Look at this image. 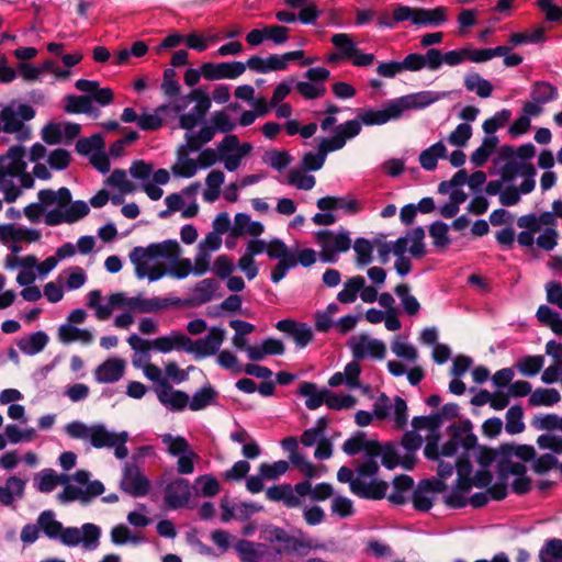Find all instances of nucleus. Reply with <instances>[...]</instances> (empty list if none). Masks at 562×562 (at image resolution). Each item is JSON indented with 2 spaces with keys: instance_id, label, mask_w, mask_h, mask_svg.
I'll use <instances>...</instances> for the list:
<instances>
[{
  "instance_id": "1",
  "label": "nucleus",
  "mask_w": 562,
  "mask_h": 562,
  "mask_svg": "<svg viewBox=\"0 0 562 562\" xmlns=\"http://www.w3.org/2000/svg\"><path fill=\"white\" fill-rule=\"evenodd\" d=\"M446 92L419 91L393 99L379 110H366L359 113L358 119L350 120L336 127L330 138H323L318 145V151H308L303 156L302 166L305 170L317 171L326 160L329 151L341 149L347 139L353 138L361 132V124L382 125L400 119L405 111L424 109L443 97Z\"/></svg>"
},
{
  "instance_id": "2",
  "label": "nucleus",
  "mask_w": 562,
  "mask_h": 562,
  "mask_svg": "<svg viewBox=\"0 0 562 562\" xmlns=\"http://www.w3.org/2000/svg\"><path fill=\"white\" fill-rule=\"evenodd\" d=\"M87 306L94 311L99 321L110 318L115 310L123 313L114 318V326L120 329H127L134 323L133 313H155L167 306V301L160 297H145L142 294L130 296L126 292L120 291L111 293L106 297V303L102 304V293L100 290H92L87 294Z\"/></svg>"
},
{
  "instance_id": "3",
  "label": "nucleus",
  "mask_w": 562,
  "mask_h": 562,
  "mask_svg": "<svg viewBox=\"0 0 562 562\" xmlns=\"http://www.w3.org/2000/svg\"><path fill=\"white\" fill-rule=\"evenodd\" d=\"M475 437L473 435H467L463 445L475 458L476 462L483 468L473 477H471L472 467L469 459V452L467 456H462L456 463L458 480L457 488L451 495L448 496V503L453 507H461L464 505L462 495L468 493L474 485L476 487H484L492 481V474L486 470L493 461H497L498 470L501 471V462L503 461L502 447L498 450H492L485 447L474 448Z\"/></svg>"
},
{
  "instance_id": "4",
  "label": "nucleus",
  "mask_w": 562,
  "mask_h": 562,
  "mask_svg": "<svg viewBox=\"0 0 562 562\" xmlns=\"http://www.w3.org/2000/svg\"><path fill=\"white\" fill-rule=\"evenodd\" d=\"M180 255L179 243L175 239H167L146 247H135L130 251L128 258L134 266L137 279H147L154 282L167 274L166 265L161 259H177Z\"/></svg>"
},
{
  "instance_id": "5",
  "label": "nucleus",
  "mask_w": 562,
  "mask_h": 562,
  "mask_svg": "<svg viewBox=\"0 0 562 562\" xmlns=\"http://www.w3.org/2000/svg\"><path fill=\"white\" fill-rule=\"evenodd\" d=\"M38 201L45 210V223L49 226L61 223H75L88 215L89 205L81 200L71 202V193L67 188L41 190Z\"/></svg>"
},
{
  "instance_id": "6",
  "label": "nucleus",
  "mask_w": 562,
  "mask_h": 562,
  "mask_svg": "<svg viewBox=\"0 0 562 562\" xmlns=\"http://www.w3.org/2000/svg\"><path fill=\"white\" fill-rule=\"evenodd\" d=\"M64 430L70 438L88 441L97 449L114 448L117 459H124L128 454L125 446L128 440L127 431L114 432L103 424L88 425L79 420L66 424Z\"/></svg>"
},
{
  "instance_id": "7",
  "label": "nucleus",
  "mask_w": 562,
  "mask_h": 562,
  "mask_svg": "<svg viewBox=\"0 0 562 562\" xmlns=\"http://www.w3.org/2000/svg\"><path fill=\"white\" fill-rule=\"evenodd\" d=\"M503 461L501 462V476L507 479L509 475L515 476L512 482L514 491L518 494H524L530 488V481L525 475L526 467L524 461L533 457L532 447L520 445H503L502 452Z\"/></svg>"
},
{
  "instance_id": "8",
  "label": "nucleus",
  "mask_w": 562,
  "mask_h": 562,
  "mask_svg": "<svg viewBox=\"0 0 562 562\" xmlns=\"http://www.w3.org/2000/svg\"><path fill=\"white\" fill-rule=\"evenodd\" d=\"M34 109L25 103L11 102L0 111V133L13 135L19 142L31 137V128L25 124L34 117Z\"/></svg>"
},
{
  "instance_id": "9",
  "label": "nucleus",
  "mask_w": 562,
  "mask_h": 562,
  "mask_svg": "<svg viewBox=\"0 0 562 562\" xmlns=\"http://www.w3.org/2000/svg\"><path fill=\"white\" fill-rule=\"evenodd\" d=\"M104 486L100 481L90 482V474L80 470L64 484V490L57 497L61 503L81 502L88 503L91 498L101 495Z\"/></svg>"
},
{
  "instance_id": "10",
  "label": "nucleus",
  "mask_w": 562,
  "mask_h": 562,
  "mask_svg": "<svg viewBox=\"0 0 562 562\" xmlns=\"http://www.w3.org/2000/svg\"><path fill=\"white\" fill-rule=\"evenodd\" d=\"M517 225L520 228L532 229L540 233L536 243L538 247L544 250H552L559 239V232L557 229V221L554 215L549 212H543L539 215L528 214L520 216L517 220Z\"/></svg>"
},
{
  "instance_id": "11",
  "label": "nucleus",
  "mask_w": 562,
  "mask_h": 562,
  "mask_svg": "<svg viewBox=\"0 0 562 562\" xmlns=\"http://www.w3.org/2000/svg\"><path fill=\"white\" fill-rule=\"evenodd\" d=\"M161 442L166 446L167 452L177 457V471L180 474H191L194 472V463L200 460V456L190 447L188 440L182 436L171 434L160 435Z\"/></svg>"
},
{
  "instance_id": "12",
  "label": "nucleus",
  "mask_w": 562,
  "mask_h": 562,
  "mask_svg": "<svg viewBox=\"0 0 562 562\" xmlns=\"http://www.w3.org/2000/svg\"><path fill=\"white\" fill-rule=\"evenodd\" d=\"M315 240L321 248L319 256L324 262H336L338 255L348 251L351 246L349 233L345 229L318 231L315 234Z\"/></svg>"
},
{
  "instance_id": "13",
  "label": "nucleus",
  "mask_w": 562,
  "mask_h": 562,
  "mask_svg": "<svg viewBox=\"0 0 562 562\" xmlns=\"http://www.w3.org/2000/svg\"><path fill=\"white\" fill-rule=\"evenodd\" d=\"M373 414L379 420L392 422L397 429L404 428L408 418L406 402L402 397H390L385 394L374 401Z\"/></svg>"
},
{
  "instance_id": "14",
  "label": "nucleus",
  "mask_w": 562,
  "mask_h": 562,
  "mask_svg": "<svg viewBox=\"0 0 562 562\" xmlns=\"http://www.w3.org/2000/svg\"><path fill=\"white\" fill-rule=\"evenodd\" d=\"M221 161L227 171H236L254 147L250 143L240 142L236 135L229 134L217 144Z\"/></svg>"
},
{
  "instance_id": "15",
  "label": "nucleus",
  "mask_w": 562,
  "mask_h": 562,
  "mask_svg": "<svg viewBox=\"0 0 562 562\" xmlns=\"http://www.w3.org/2000/svg\"><path fill=\"white\" fill-rule=\"evenodd\" d=\"M337 479L339 482L349 483L353 494L366 498H382L386 495L389 488L387 483L384 481L367 482L363 477H359L358 475L353 477L352 471L346 467H341L338 470Z\"/></svg>"
},
{
  "instance_id": "16",
  "label": "nucleus",
  "mask_w": 562,
  "mask_h": 562,
  "mask_svg": "<svg viewBox=\"0 0 562 562\" xmlns=\"http://www.w3.org/2000/svg\"><path fill=\"white\" fill-rule=\"evenodd\" d=\"M101 533V528L91 522L81 527H67L63 544L70 548L80 546L86 551H93L100 544Z\"/></svg>"
},
{
  "instance_id": "17",
  "label": "nucleus",
  "mask_w": 562,
  "mask_h": 562,
  "mask_svg": "<svg viewBox=\"0 0 562 562\" xmlns=\"http://www.w3.org/2000/svg\"><path fill=\"white\" fill-rule=\"evenodd\" d=\"M335 48L339 52V56L345 60H350L357 67H367L373 64L374 55L362 53L353 37L348 33H337L330 38Z\"/></svg>"
},
{
  "instance_id": "18",
  "label": "nucleus",
  "mask_w": 562,
  "mask_h": 562,
  "mask_svg": "<svg viewBox=\"0 0 562 562\" xmlns=\"http://www.w3.org/2000/svg\"><path fill=\"white\" fill-rule=\"evenodd\" d=\"M502 178L509 183L513 182L517 177H522L524 180L521 182V191L522 193H530L533 191L536 187L535 176L536 169L535 167L528 162L518 159L510 155L508 160L501 169Z\"/></svg>"
},
{
  "instance_id": "19",
  "label": "nucleus",
  "mask_w": 562,
  "mask_h": 562,
  "mask_svg": "<svg viewBox=\"0 0 562 562\" xmlns=\"http://www.w3.org/2000/svg\"><path fill=\"white\" fill-rule=\"evenodd\" d=\"M348 346L356 359H383L386 352V346L382 340L370 337L367 334L352 336L348 341Z\"/></svg>"
},
{
  "instance_id": "20",
  "label": "nucleus",
  "mask_w": 562,
  "mask_h": 562,
  "mask_svg": "<svg viewBox=\"0 0 562 562\" xmlns=\"http://www.w3.org/2000/svg\"><path fill=\"white\" fill-rule=\"evenodd\" d=\"M225 329L212 327L207 335L196 340L189 338L188 352L194 353L196 358H207L218 352L225 340Z\"/></svg>"
},
{
  "instance_id": "21",
  "label": "nucleus",
  "mask_w": 562,
  "mask_h": 562,
  "mask_svg": "<svg viewBox=\"0 0 562 562\" xmlns=\"http://www.w3.org/2000/svg\"><path fill=\"white\" fill-rule=\"evenodd\" d=\"M245 70L246 65L241 61L204 63L202 65V75L206 80L236 79Z\"/></svg>"
},
{
  "instance_id": "22",
  "label": "nucleus",
  "mask_w": 562,
  "mask_h": 562,
  "mask_svg": "<svg viewBox=\"0 0 562 562\" xmlns=\"http://www.w3.org/2000/svg\"><path fill=\"white\" fill-rule=\"evenodd\" d=\"M221 245L222 236L213 232L207 233L199 243L195 256V276H202L210 269L211 252L218 250Z\"/></svg>"
},
{
  "instance_id": "23",
  "label": "nucleus",
  "mask_w": 562,
  "mask_h": 562,
  "mask_svg": "<svg viewBox=\"0 0 562 562\" xmlns=\"http://www.w3.org/2000/svg\"><path fill=\"white\" fill-rule=\"evenodd\" d=\"M154 392L159 403L172 412H181L189 404V395L183 391L173 389L169 382L156 385Z\"/></svg>"
},
{
  "instance_id": "24",
  "label": "nucleus",
  "mask_w": 562,
  "mask_h": 562,
  "mask_svg": "<svg viewBox=\"0 0 562 562\" xmlns=\"http://www.w3.org/2000/svg\"><path fill=\"white\" fill-rule=\"evenodd\" d=\"M120 485L124 492L135 497L146 495L149 490L148 480L137 467L131 464H125Z\"/></svg>"
},
{
  "instance_id": "25",
  "label": "nucleus",
  "mask_w": 562,
  "mask_h": 562,
  "mask_svg": "<svg viewBox=\"0 0 562 562\" xmlns=\"http://www.w3.org/2000/svg\"><path fill=\"white\" fill-rule=\"evenodd\" d=\"M366 453L368 454V457H376V458H380L382 463L387 468V469H393L395 468L397 464L401 463L400 461V456L397 453V451L395 450L394 447L390 446V445H386V446H381L380 443L378 442H371L367 448H366ZM402 465L405 468V469H412L413 467V458L412 457H406L403 461H402Z\"/></svg>"
},
{
  "instance_id": "26",
  "label": "nucleus",
  "mask_w": 562,
  "mask_h": 562,
  "mask_svg": "<svg viewBox=\"0 0 562 562\" xmlns=\"http://www.w3.org/2000/svg\"><path fill=\"white\" fill-rule=\"evenodd\" d=\"M125 369V360L112 357L104 360L95 368L94 379L98 383H114L123 378Z\"/></svg>"
},
{
  "instance_id": "27",
  "label": "nucleus",
  "mask_w": 562,
  "mask_h": 562,
  "mask_svg": "<svg viewBox=\"0 0 562 562\" xmlns=\"http://www.w3.org/2000/svg\"><path fill=\"white\" fill-rule=\"evenodd\" d=\"M265 232V225L261 222L252 221L246 213H237L231 228V236L234 238L241 236L259 237Z\"/></svg>"
},
{
  "instance_id": "28",
  "label": "nucleus",
  "mask_w": 562,
  "mask_h": 562,
  "mask_svg": "<svg viewBox=\"0 0 562 562\" xmlns=\"http://www.w3.org/2000/svg\"><path fill=\"white\" fill-rule=\"evenodd\" d=\"M191 148L186 144L180 145L177 149V158L175 164L171 166V171L175 176L181 178H192L199 171L196 159L189 156Z\"/></svg>"
},
{
  "instance_id": "29",
  "label": "nucleus",
  "mask_w": 562,
  "mask_h": 562,
  "mask_svg": "<svg viewBox=\"0 0 562 562\" xmlns=\"http://www.w3.org/2000/svg\"><path fill=\"white\" fill-rule=\"evenodd\" d=\"M24 147L16 145L8 149V151L0 157V171L5 173L22 175L26 170V162L24 160Z\"/></svg>"
},
{
  "instance_id": "30",
  "label": "nucleus",
  "mask_w": 562,
  "mask_h": 562,
  "mask_svg": "<svg viewBox=\"0 0 562 562\" xmlns=\"http://www.w3.org/2000/svg\"><path fill=\"white\" fill-rule=\"evenodd\" d=\"M36 520L41 532L49 540H57L63 544L64 533H66L67 527H64V525L57 520L56 514L53 510L47 509L42 512Z\"/></svg>"
},
{
  "instance_id": "31",
  "label": "nucleus",
  "mask_w": 562,
  "mask_h": 562,
  "mask_svg": "<svg viewBox=\"0 0 562 562\" xmlns=\"http://www.w3.org/2000/svg\"><path fill=\"white\" fill-rule=\"evenodd\" d=\"M190 483L186 479H177L168 484L166 488V502L172 508L186 505L190 499Z\"/></svg>"
},
{
  "instance_id": "32",
  "label": "nucleus",
  "mask_w": 562,
  "mask_h": 562,
  "mask_svg": "<svg viewBox=\"0 0 562 562\" xmlns=\"http://www.w3.org/2000/svg\"><path fill=\"white\" fill-rule=\"evenodd\" d=\"M58 339L64 344L79 341L83 345H90L94 340V335L87 328H79L69 323H65L58 328Z\"/></svg>"
},
{
  "instance_id": "33",
  "label": "nucleus",
  "mask_w": 562,
  "mask_h": 562,
  "mask_svg": "<svg viewBox=\"0 0 562 562\" xmlns=\"http://www.w3.org/2000/svg\"><path fill=\"white\" fill-rule=\"evenodd\" d=\"M26 480H22L15 475L7 479L3 486H0V503L9 506L15 499H21L24 495Z\"/></svg>"
},
{
  "instance_id": "34",
  "label": "nucleus",
  "mask_w": 562,
  "mask_h": 562,
  "mask_svg": "<svg viewBox=\"0 0 562 562\" xmlns=\"http://www.w3.org/2000/svg\"><path fill=\"white\" fill-rule=\"evenodd\" d=\"M69 481V475L58 474L52 469L40 471L34 477L35 487L42 493H49L58 485H64Z\"/></svg>"
},
{
  "instance_id": "35",
  "label": "nucleus",
  "mask_w": 562,
  "mask_h": 562,
  "mask_svg": "<svg viewBox=\"0 0 562 562\" xmlns=\"http://www.w3.org/2000/svg\"><path fill=\"white\" fill-rule=\"evenodd\" d=\"M235 550L240 562H263L266 554V546L255 543L248 540H238L235 543Z\"/></svg>"
},
{
  "instance_id": "36",
  "label": "nucleus",
  "mask_w": 562,
  "mask_h": 562,
  "mask_svg": "<svg viewBox=\"0 0 562 562\" xmlns=\"http://www.w3.org/2000/svg\"><path fill=\"white\" fill-rule=\"evenodd\" d=\"M430 61L432 67H435V71L438 70L442 64L448 66H458L467 60V50L465 47L461 49L449 50L446 53H441L437 48H430Z\"/></svg>"
},
{
  "instance_id": "37",
  "label": "nucleus",
  "mask_w": 562,
  "mask_h": 562,
  "mask_svg": "<svg viewBox=\"0 0 562 562\" xmlns=\"http://www.w3.org/2000/svg\"><path fill=\"white\" fill-rule=\"evenodd\" d=\"M151 345L153 349L162 353H168L172 350L188 351L189 338L182 334L172 333L171 335L153 339Z\"/></svg>"
},
{
  "instance_id": "38",
  "label": "nucleus",
  "mask_w": 562,
  "mask_h": 562,
  "mask_svg": "<svg viewBox=\"0 0 562 562\" xmlns=\"http://www.w3.org/2000/svg\"><path fill=\"white\" fill-rule=\"evenodd\" d=\"M292 537L279 527H269L262 532L263 540L271 544L279 554L289 553Z\"/></svg>"
},
{
  "instance_id": "39",
  "label": "nucleus",
  "mask_w": 562,
  "mask_h": 562,
  "mask_svg": "<svg viewBox=\"0 0 562 562\" xmlns=\"http://www.w3.org/2000/svg\"><path fill=\"white\" fill-rule=\"evenodd\" d=\"M79 91L92 94V99L101 105L110 104L113 100V92L110 88H99V82L93 80L79 79L76 81Z\"/></svg>"
},
{
  "instance_id": "40",
  "label": "nucleus",
  "mask_w": 562,
  "mask_h": 562,
  "mask_svg": "<svg viewBox=\"0 0 562 562\" xmlns=\"http://www.w3.org/2000/svg\"><path fill=\"white\" fill-rule=\"evenodd\" d=\"M41 238V233L37 229L16 227L10 224H3V243L9 241H25L35 243Z\"/></svg>"
},
{
  "instance_id": "41",
  "label": "nucleus",
  "mask_w": 562,
  "mask_h": 562,
  "mask_svg": "<svg viewBox=\"0 0 562 562\" xmlns=\"http://www.w3.org/2000/svg\"><path fill=\"white\" fill-rule=\"evenodd\" d=\"M246 67L249 69L266 74L269 71H278V70H284V64L281 58V55H270L269 57L262 58L259 56H251L247 64H245Z\"/></svg>"
},
{
  "instance_id": "42",
  "label": "nucleus",
  "mask_w": 562,
  "mask_h": 562,
  "mask_svg": "<svg viewBox=\"0 0 562 562\" xmlns=\"http://www.w3.org/2000/svg\"><path fill=\"white\" fill-rule=\"evenodd\" d=\"M448 20L447 9L437 7L434 9L418 8L415 25L417 26H439Z\"/></svg>"
},
{
  "instance_id": "43",
  "label": "nucleus",
  "mask_w": 562,
  "mask_h": 562,
  "mask_svg": "<svg viewBox=\"0 0 562 562\" xmlns=\"http://www.w3.org/2000/svg\"><path fill=\"white\" fill-rule=\"evenodd\" d=\"M299 394L306 398V407L314 411L325 403L327 390H319L317 385L312 382H303L299 387Z\"/></svg>"
},
{
  "instance_id": "44",
  "label": "nucleus",
  "mask_w": 562,
  "mask_h": 562,
  "mask_svg": "<svg viewBox=\"0 0 562 562\" xmlns=\"http://www.w3.org/2000/svg\"><path fill=\"white\" fill-rule=\"evenodd\" d=\"M299 493H305L313 502H324L334 495V488L328 483H318L312 485L308 481L300 482L297 487Z\"/></svg>"
},
{
  "instance_id": "45",
  "label": "nucleus",
  "mask_w": 562,
  "mask_h": 562,
  "mask_svg": "<svg viewBox=\"0 0 562 562\" xmlns=\"http://www.w3.org/2000/svg\"><path fill=\"white\" fill-rule=\"evenodd\" d=\"M225 181L223 171L214 169L210 171L205 178V190L203 192L204 201L209 203L215 202L221 195V188Z\"/></svg>"
},
{
  "instance_id": "46",
  "label": "nucleus",
  "mask_w": 562,
  "mask_h": 562,
  "mask_svg": "<svg viewBox=\"0 0 562 562\" xmlns=\"http://www.w3.org/2000/svg\"><path fill=\"white\" fill-rule=\"evenodd\" d=\"M447 157V147L442 142H437L419 154V164L425 170H434L439 158Z\"/></svg>"
},
{
  "instance_id": "47",
  "label": "nucleus",
  "mask_w": 562,
  "mask_h": 562,
  "mask_svg": "<svg viewBox=\"0 0 562 562\" xmlns=\"http://www.w3.org/2000/svg\"><path fill=\"white\" fill-rule=\"evenodd\" d=\"M558 97L557 87L548 81H536L531 86L530 98L541 105L557 100Z\"/></svg>"
},
{
  "instance_id": "48",
  "label": "nucleus",
  "mask_w": 562,
  "mask_h": 562,
  "mask_svg": "<svg viewBox=\"0 0 562 562\" xmlns=\"http://www.w3.org/2000/svg\"><path fill=\"white\" fill-rule=\"evenodd\" d=\"M436 488L429 481H424L419 484L413 495V503L415 508L419 510H428L432 506Z\"/></svg>"
},
{
  "instance_id": "49",
  "label": "nucleus",
  "mask_w": 562,
  "mask_h": 562,
  "mask_svg": "<svg viewBox=\"0 0 562 562\" xmlns=\"http://www.w3.org/2000/svg\"><path fill=\"white\" fill-rule=\"evenodd\" d=\"M48 342V336L43 331L31 334L22 338L18 346L23 353L36 355L41 352Z\"/></svg>"
},
{
  "instance_id": "50",
  "label": "nucleus",
  "mask_w": 562,
  "mask_h": 562,
  "mask_svg": "<svg viewBox=\"0 0 562 562\" xmlns=\"http://www.w3.org/2000/svg\"><path fill=\"white\" fill-rule=\"evenodd\" d=\"M464 87L480 98H488L493 91V85L476 72L468 74L464 77Z\"/></svg>"
},
{
  "instance_id": "51",
  "label": "nucleus",
  "mask_w": 562,
  "mask_h": 562,
  "mask_svg": "<svg viewBox=\"0 0 562 562\" xmlns=\"http://www.w3.org/2000/svg\"><path fill=\"white\" fill-rule=\"evenodd\" d=\"M430 48L426 52L425 55L418 53L408 54L402 61V69L407 71H419L424 68H427L430 71H435V67L430 61Z\"/></svg>"
},
{
  "instance_id": "52",
  "label": "nucleus",
  "mask_w": 562,
  "mask_h": 562,
  "mask_svg": "<svg viewBox=\"0 0 562 562\" xmlns=\"http://www.w3.org/2000/svg\"><path fill=\"white\" fill-rule=\"evenodd\" d=\"M364 283L366 280L361 276L351 277L344 283L342 290L337 294V300L344 304L355 302Z\"/></svg>"
},
{
  "instance_id": "53",
  "label": "nucleus",
  "mask_w": 562,
  "mask_h": 562,
  "mask_svg": "<svg viewBox=\"0 0 562 562\" xmlns=\"http://www.w3.org/2000/svg\"><path fill=\"white\" fill-rule=\"evenodd\" d=\"M537 318L555 335L562 336V317L559 313L547 305H541L537 311Z\"/></svg>"
},
{
  "instance_id": "54",
  "label": "nucleus",
  "mask_w": 562,
  "mask_h": 562,
  "mask_svg": "<svg viewBox=\"0 0 562 562\" xmlns=\"http://www.w3.org/2000/svg\"><path fill=\"white\" fill-rule=\"evenodd\" d=\"M18 177L19 175L15 173L0 171V190L8 203L14 202L22 194L21 189L16 184Z\"/></svg>"
},
{
  "instance_id": "55",
  "label": "nucleus",
  "mask_w": 562,
  "mask_h": 562,
  "mask_svg": "<svg viewBox=\"0 0 562 562\" xmlns=\"http://www.w3.org/2000/svg\"><path fill=\"white\" fill-rule=\"evenodd\" d=\"M87 273L80 267H70L59 274V280L65 284L68 290H77L85 285L87 282Z\"/></svg>"
},
{
  "instance_id": "56",
  "label": "nucleus",
  "mask_w": 562,
  "mask_h": 562,
  "mask_svg": "<svg viewBox=\"0 0 562 562\" xmlns=\"http://www.w3.org/2000/svg\"><path fill=\"white\" fill-rule=\"evenodd\" d=\"M561 400V395L555 389H536L529 396L531 406H551Z\"/></svg>"
},
{
  "instance_id": "57",
  "label": "nucleus",
  "mask_w": 562,
  "mask_h": 562,
  "mask_svg": "<svg viewBox=\"0 0 562 562\" xmlns=\"http://www.w3.org/2000/svg\"><path fill=\"white\" fill-rule=\"evenodd\" d=\"M106 186L115 188L121 194H128L136 190V186L130 180L126 171L116 169L105 181Z\"/></svg>"
},
{
  "instance_id": "58",
  "label": "nucleus",
  "mask_w": 562,
  "mask_h": 562,
  "mask_svg": "<svg viewBox=\"0 0 562 562\" xmlns=\"http://www.w3.org/2000/svg\"><path fill=\"white\" fill-rule=\"evenodd\" d=\"M497 144L498 138L496 136H486L481 146L472 153L471 162L475 166L484 165L496 148Z\"/></svg>"
},
{
  "instance_id": "59",
  "label": "nucleus",
  "mask_w": 562,
  "mask_h": 562,
  "mask_svg": "<svg viewBox=\"0 0 562 562\" xmlns=\"http://www.w3.org/2000/svg\"><path fill=\"white\" fill-rule=\"evenodd\" d=\"M168 110V105H160L153 113L142 114L138 117V126L144 131H154L160 128L162 126L164 115Z\"/></svg>"
},
{
  "instance_id": "60",
  "label": "nucleus",
  "mask_w": 562,
  "mask_h": 562,
  "mask_svg": "<svg viewBox=\"0 0 562 562\" xmlns=\"http://www.w3.org/2000/svg\"><path fill=\"white\" fill-rule=\"evenodd\" d=\"M216 398V392L212 386H205L196 391L192 398L189 397V408L191 411H201L211 405Z\"/></svg>"
},
{
  "instance_id": "61",
  "label": "nucleus",
  "mask_w": 562,
  "mask_h": 562,
  "mask_svg": "<svg viewBox=\"0 0 562 562\" xmlns=\"http://www.w3.org/2000/svg\"><path fill=\"white\" fill-rule=\"evenodd\" d=\"M540 562H562V539H549L539 551Z\"/></svg>"
},
{
  "instance_id": "62",
  "label": "nucleus",
  "mask_w": 562,
  "mask_h": 562,
  "mask_svg": "<svg viewBox=\"0 0 562 562\" xmlns=\"http://www.w3.org/2000/svg\"><path fill=\"white\" fill-rule=\"evenodd\" d=\"M215 135L213 126L202 127L198 133H187L184 136L186 145L191 148V151H196L202 145L211 142Z\"/></svg>"
},
{
  "instance_id": "63",
  "label": "nucleus",
  "mask_w": 562,
  "mask_h": 562,
  "mask_svg": "<svg viewBox=\"0 0 562 562\" xmlns=\"http://www.w3.org/2000/svg\"><path fill=\"white\" fill-rule=\"evenodd\" d=\"M321 546L307 535L299 532L294 535L291 540L289 553H296L299 555H306L310 551L319 548Z\"/></svg>"
},
{
  "instance_id": "64",
  "label": "nucleus",
  "mask_w": 562,
  "mask_h": 562,
  "mask_svg": "<svg viewBox=\"0 0 562 562\" xmlns=\"http://www.w3.org/2000/svg\"><path fill=\"white\" fill-rule=\"evenodd\" d=\"M414 481L407 475L396 476L393 481V492L389 494L392 503L401 504L405 501V494L413 487Z\"/></svg>"
}]
</instances>
